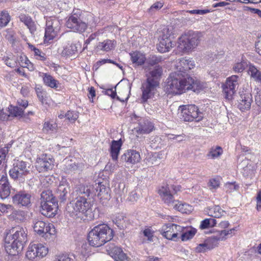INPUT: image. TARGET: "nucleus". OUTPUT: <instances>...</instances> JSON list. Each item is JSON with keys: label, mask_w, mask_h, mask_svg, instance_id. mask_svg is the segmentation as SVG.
I'll list each match as a JSON object with an SVG mask.
<instances>
[{"label": "nucleus", "mask_w": 261, "mask_h": 261, "mask_svg": "<svg viewBox=\"0 0 261 261\" xmlns=\"http://www.w3.org/2000/svg\"><path fill=\"white\" fill-rule=\"evenodd\" d=\"M122 142L121 139L118 141L113 140L110 147V153L113 160L116 161L118 159V156L120 152Z\"/></svg>", "instance_id": "obj_32"}, {"label": "nucleus", "mask_w": 261, "mask_h": 261, "mask_svg": "<svg viewBox=\"0 0 261 261\" xmlns=\"http://www.w3.org/2000/svg\"><path fill=\"white\" fill-rule=\"evenodd\" d=\"M60 20L56 17H49L46 19L44 35L45 43H49L56 37L60 30Z\"/></svg>", "instance_id": "obj_10"}, {"label": "nucleus", "mask_w": 261, "mask_h": 261, "mask_svg": "<svg viewBox=\"0 0 261 261\" xmlns=\"http://www.w3.org/2000/svg\"><path fill=\"white\" fill-rule=\"evenodd\" d=\"M220 240L219 238L216 237H212L205 241L206 246L207 247L208 249L212 250L218 246V241Z\"/></svg>", "instance_id": "obj_45"}, {"label": "nucleus", "mask_w": 261, "mask_h": 261, "mask_svg": "<svg viewBox=\"0 0 261 261\" xmlns=\"http://www.w3.org/2000/svg\"><path fill=\"white\" fill-rule=\"evenodd\" d=\"M31 165L22 160L14 161L12 168L9 170L10 177L14 180L22 182L25 177L30 173Z\"/></svg>", "instance_id": "obj_7"}, {"label": "nucleus", "mask_w": 261, "mask_h": 261, "mask_svg": "<svg viewBox=\"0 0 261 261\" xmlns=\"http://www.w3.org/2000/svg\"><path fill=\"white\" fill-rule=\"evenodd\" d=\"M40 76L42 77L43 83L46 86L54 89L59 87V82L51 75L47 73H40Z\"/></svg>", "instance_id": "obj_30"}, {"label": "nucleus", "mask_w": 261, "mask_h": 261, "mask_svg": "<svg viewBox=\"0 0 261 261\" xmlns=\"http://www.w3.org/2000/svg\"><path fill=\"white\" fill-rule=\"evenodd\" d=\"M93 203L90 198L79 196L68 203L66 207V214L73 219H82L92 211Z\"/></svg>", "instance_id": "obj_3"}, {"label": "nucleus", "mask_w": 261, "mask_h": 261, "mask_svg": "<svg viewBox=\"0 0 261 261\" xmlns=\"http://www.w3.org/2000/svg\"><path fill=\"white\" fill-rule=\"evenodd\" d=\"M77 51V47L75 44H71L66 46L63 50L62 54L65 56H72Z\"/></svg>", "instance_id": "obj_46"}, {"label": "nucleus", "mask_w": 261, "mask_h": 261, "mask_svg": "<svg viewBox=\"0 0 261 261\" xmlns=\"http://www.w3.org/2000/svg\"><path fill=\"white\" fill-rule=\"evenodd\" d=\"M57 125L56 123H54L53 121H45L43 125V131L45 133H49L53 132L56 129Z\"/></svg>", "instance_id": "obj_49"}, {"label": "nucleus", "mask_w": 261, "mask_h": 261, "mask_svg": "<svg viewBox=\"0 0 261 261\" xmlns=\"http://www.w3.org/2000/svg\"><path fill=\"white\" fill-rule=\"evenodd\" d=\"M255 100L257 106L261 109V90L257 92L255 97Z\"/></svg>", "instance_id": "obj_64"}, {"label": "nucleus", "mask_w": 261, "mask_h": 261, "mask_svg": "<svg viewBox=\"0 0 261 261\" xmlns=\"http://www.w3.org/2000/svg\"><path fill=\"white\" fill-rule=\"evenodd\" d=\"M204 88L203 83L197 79L187 76L186 79H174L170 83L169 87H167V90L169 93L181 94L189 90L198 93Z\"/></svg>", "instance_id": "obj_2"}, {"label": "nucleus", "mask_w": 261, "mask_h": 261, "mask_svg": "<svg viewBox=\"0 0 261 261\" xmlns=\"http://www.w3.org/2000/svg\"><path fill=\"white\" fill-rule=\"evenodd\" d=\"M65 117L70 121L74 122L79 118V113L75 111H69L65 113Z\"/></svg>", "instance_id": "obj_54"}, {"label": "nucleus", "mask_w": 261, "mask_h": 261, "mask_svg": "<svg viewBox=\"0 0 261 261\" xmlns=\"http://www.w3.org/2000/svg\"><path fill=\"white\" fill-rule=\"evenodd\" d=\"M69 192V187L67 184H60L58 187L57 194L58 197L62 202L66 200Z\"/></svg>", "instance_id": "obj_33"}, {"label": "nucleus", "mask_w": 261, "mask_h": 261, "mask_svg": "<svg viewBox=\"0 0 261 261\" xmlns=\"http://www.w3.org/2000/svg\"><path fill=\"white\" fill-rule=\"evenodd\" d=\"M252 102V97L251 94L249 92H245L240 95L238 108L242 111L249 110L250 108Z\"/></svg>", "instance_id": "obj_23"}, {"label": "nucleus", "mask_w": 261, "mask_h": 261, "mask_svg": "<svg viewBox=\"0 0 261 261\" xmlns=\"http://www.w3.org/2000/svg\"><path fill=\"white\" fill-rule=\"evenodd\" d=\"M36 251L38 257H43L45 256L48 252V248L40 243L35 244Z\"/></svg>", "instance_id": "obj_41"}, {"label": "nucleus", "mask_w": 261, "mask_h": 261, "mask_svg": "<svg viewBox=\"0 0 261 261\" xmlns=\"http://www.w3.org/2000/svg\"><path fill=\"white\" fill-rule=\"evenodd\" d=\"M27 242L26 229L20 226L13 227L5 237V250L9 255H17L23 250Z\"/></svg>", "instance_id": "obj_1"}, {"label": "nucleus", "mask_w": 261, "mask_h": 261, "mask_svg": "<svg viewBox=\"0 0 261 261\" xmlns=\"http://www.w3.org/2000/svg\"><path fill=\"white\" fill-rule=\"evenodd\" d=\"M113 237V230L107 224H100L89 232L88 240L91 246L98 247L111 241Z\"/></svg>", "instance_id": "obj_4"}, {"label": "nucleus", "mask_w": 261, "mask_h": 261, "mask_svg": "<svg viewBox=\"0 0 261 261\" xmlns=\"http://www.w3.org/2000/svg\"><path fill=\"white\" fill-rule=\"evenodd\" d=\"M239 76L233 75L227 78L225 83L223 86V92L224 97L228 100L232 98L239 87Z\"/></svg>", "instance_id": "obj_11"}, {"label": "nucleus", "mask_w": 261, "mask_h": 261, "mask_svg": "<svg viewBox=\"0 0 261 261\" xmlns=\"http://www.w3.org/2000/svg\"><path fill=\"white\" fill-rule=\"evenodd\" d=\"M10 20V16L7 11L0 12V28L6 27Z\"/></svg>", "instance_id": "obj_43"}, {"label": "nucleus", "mask_w": 261, "mask_h": 261, "mask_svg": "<svg viewBox=\"0 0 261 261\" xmlns=\"http://www.w3.org/2000/svg\"><path fill=\"white\" fill-rule=\"evenodd\" d=\"M55 166V160L46 154H43L36 161V167L39 172L51 170Z\"/></svg>", "instance_id": "obj_15"}, {"label": "nucleus", "mask_w": 261, "mask_h": 261, "mask_svg": "<svg viewBox=\"0 0 261 261\" xmlns=\"http://www.w3.org/2000/svg\"><path fill=\"white\" fill-rule=\"evenodd\" d=\"M158 193L162 200L168 206H174V205L178 201L174 199V194L171 192V188L168 185L162 186L159 190Z\"/></svg>", "instance_id": "obj_18"}, {"label": "nucleus", "mask_w": 261, "mask_h": 261, "mask_svg": "<svg viewBox=\"0 0 261 261\" xmlns=\"http://www.w3.org/2000/svg\"><path fill=\"white\" fill-rule=\"evenodd\" d=\"M34 55L37 59L41 61H44L46 59L45 54H44L39 49V52H38L37 51L34 52Z\"/></svg>", "instance_id": "obj_61"}, {"label": "nucleus", "mask_w": 261, "mask_h": 261, "mask_svg": "<svg viewBox=\"0 0 261 261\" xmlns=\"http://www.w3.org/2000/svg\"><path fill=\"white\" fill-rule=\"evenodd\" d=\"M196 232V230L193 228H186L183 227L181 231L180 238L182 241H186L192 239Z\"/></svg>", "instance_id": "obj_35"}, {"label": "nucleus", "mask_w": 261, "mask_h": 261, "mask_svg": "<svg viewBox=\"0 0 261 261\" xmlns=\"http://www.w3.org/2000/svg\"><path fill=\"white\" fill-rule=\"evenodd\" d=\"M34 231L39 235L48 233L50 235L54 234L55 229L52 224H47L43 221L38 220L34 224Z\"/></svg>", "instance_id": "obj_20"}, {"label": "nucleus", "mask_w": 261, "mask_h": 261, "mask_svg": "<svg viewBox=\"0 0 261 261\" xmlns=\"http://www.w3.org/2000/svg\"><path fill=\"white\" fill-rule=\"evenodd\" d=\"M116 45L114 40L107 39L102 42H99L97 44L95 49L97 51H102L108 52L113 49Z\"/></svg>", "instance_id": "obj_27"}, {"label": "nucleus", "mask_w": 261, "mask_h": 261, "mask_svg": "<svg viewBox=\"0 0 261 261\" xmlns=\"http://www.w3.org/2000/svg\"><path fill=\"white\" fill-rule=\"evenodd\" d=\"M162 61V58L161 57H158L156 56H150L147 60V63L151 65H155Z\"/></svg>", "instance_id": "obj_56"}, {"label": "nucleus", "mask_w": 261, "mask_h": 261, "mask_svg": "<svg viewBox=\"0 0 261 261\" xmlns=\"http://www.w3.org/2000/svg\"><path fill=\"white\" fill-rule=\"evenodd\" d=\"M162 73V68L161 67L155 66L153 69L150 70L146 74L147 76L146 80L152 83H156L159 84V80L161 77Z\"/></svg>", "instance_id": "obj_25"}, {"label": "nucleus", "mask_w": 261, "mask_h": 261, "mask_svg": "<svg viewBox=\"0 0 261 261\" xmlns=\"http://www.w3.org/2000/svg\"><path fill=\"white\" fill-rule=\"evenodd\" d=\"M75 192L77 194H85V196L89 197L94 193V188L91 185H80L76 187Z\"/></svg>", "instance_id": "obj_31"}, {"label": "nucleus", "mask_w": 261, "mask_h": 261, "mask_svg": "<svg viewBox=\"0 0 261 261\" xmlns=\"http://www.w3.org/2000/svg\"><path fill=\"white\" fill-rule=\"evenodd\" d=\"M40 186L41 188H47L51 185L53 181L51 180V178L49 176H45L42 177L40 179Z\"/></svg>", "instance_id": "obj_53"}, {"label": "nucleus", "mask_w": 261, "mask_h": 261, "mask_svg": "<svg viewBox=\"0 0 261 261\" xmlns=\"http://www.w3.org/2000/svg\"><path fill=\"white\" fill-rule=\"evenodd\" d=\"M25 255L30 260H32L38 257L37 253L36 251V248L35 247V244H30Z\"/></svg>", "instance_id": "obj_47"}, {"label": "nucleus", "mask_w": 261, "mask_h": 261, "mask_svg": "<svg viewBox=\"0 0 261 261\" xmlns=\"http://www.w3.org/2000/svg\"><path fill=\"white\" fill-rule=\"evenodd\" d=\"M106 250L115 261H130L128 257L120 247L116 246L114 244H109Z\"/></svg>", "instance_id": "obj_17"}, {"label": "nucleus", "mask_w": 261, "mask_h": 261, "mask_svg": "<svg viewBox=\"0 0 261 261\" xmlns=\"http://www.w3.org/2000/svg\"><path fill=\"white\" fill-rule=\"evenodd\" d=\"M94 190L98 192L97 196L100 199H109L110 198V189L104 185H98Z\"/></svg>", "instance_id": "obj_34"}, {"label": "nucleus", "mask_w": 261, "mask_h": 261, "mask_svg": "<svg viewBox=\"0 0 261 261\" xmlns=\"http://www.w3.org/2000/svg\"><path fill=\"white\" fill-rule=\"evenodd\" d=\"M134 114L131 116L132 120L138 121V125L135 128L136 133L139 135L148 134L154 129V124L148 119L141 118Z\"/></svg>", "instance_id": "obj_12"}, {"label": "nucleus", "mask_w": 261, "mask_h": 261, "mask_svg": "<svg viewBox=\"0 0 261 261\" xmlns=\"http://www.w3.org/2000/svg\"><path fill=\"white\" fill-rule=\"evenodd\" d=\"M31 197L30 194L19 192L12 197V202L19 207H28L31 205Z\"/></svg>", "instance_id": "obj_21"}, {"label": "nucleus", "mask_w": 261, "mask_h": 261, "mask_svg": "<svg viewBox=\"0 0 261 261\" xmlns=\"http://www.w3.org/2000/svg\"><path fill=\"white\" fill-rule=\"evenodd\" d=\"M72 259L66 254L57 256L54 261H71Z\"/></svg>", "instance_id": "obj_63"}, {"label": "nucleus", "mask_w": 261, "mask_h": 261, "mask_svg": "<svg viewBox=\"0 0 261 261\" xmlns=\"http://www.w3.org/2000/svg\"><path fill=\"white\" fill-rule=\"evenodd\" d=\"M66 25L68 28L72 30L74 32H83L87 28V24L75 14L68 18Z\"/></svg>", "instance_id": "obj_16"}, {"label": "nucleus", "mask_w": 261, "mask_h": 261, "mask_svg": "<svg viewBox=\"0 0 261 261\" xmlns=\"http://www.w3.org/2000/svg\"><path fill=\"white\" fill-rule=\"evenodd\" d=\"M178 110L180 111V119L185 121L195 120L199 122L203 118L201 113L195 105L181 106L179 107Z\"/></svg>", "instance_id": "obj_9"}, {"label": "nucleus", "mask_w": 261, "mask_h": 261, "mask_svg": "<svg viewBox=\"0 0 261 261\" xmlns=\"http://www.w3.org/2000/svg\"><path fill=\"white\" fill-rule=\"evenodd\" d=\"M202 38L199 32L190 30L185 32L178 38V48L183 52L191 51L199 45Z\"/></svg>", "instance_id": "obj_6"}, {"label": "nucleus", "mask_w": 261, "mask_h": 261, "mask_svg": "<svg viewBox=\"0 0 261 261\" xmlns=\"http://www.w3.org/2000/svg\"><path fill=\"white\" fill-rule=\"evenodd\" d=\"M173 27L172 26L164 27L160 32V38L170 39L173 34Z\"/></svg>", "instance_id": "obj_42"}, {"label": "nucleus", "mask_w": 261, "mask_h": 261, "mask_svg": "<svg viewBox=\"0 0 261 261\" xmlns=\"http://www.w3.org/2000/svg\"><path fill=\"white\" fill-rule=\"evenodd\" d=\"M160 42L158 45V50L160 53H166L169 51L172 48L174 44L170 39H165L159 38Z\"/></svg>", "instance_id": "obj_29"}, {"label": "nucleus", "mask_w": 261, "mask_h": 261, "mask_svg": "<svg viewBox=\"0 0 261 261\" xmlns=\"http://www.w3.org/2000/svg\"><path fill=\"white\" fill-rule=\"evenodd\" d=\"M11 192V186L6 176L3 175L0 179V197L2 199L8 197Z\"/></svg>", "instance_id": "obj_24"}, {"label": "nucleus", "mask_w": 261, "mask_h": 261, "mask_svg": "<svg viewBox=\"0 0 261 261\" xmlns=\"http://www.w3.org/2000/svg\"><path fill=\"white\" fill-rule=\"evenodd\" d=\"M164 6V3L162 2H157L154 3L151 7L148 9V12L152 15L156 12L158 11L161 9Z\"/></svg>", "instance_id": "obj_52"}, {"label": "nucleus", "mask_w": 261, "mask_h": 261, "mask_svg": "<svg viewBox=\"0 0 261 261\" xmlns=\"http://www.w3.org/2000/svg\"><path fill=\"white\" fill-rule=\"evenodd\" d=\"M11 116L9 113V110L2 109L0 110V119L3 121H6Z\"/></svg>", "instance_id": "obj_58"}, {"label": "nucleus", "mask_w": 261, "mask_h": 261, "mask_svg": "<svg viewBox=\"0 0 261 261\" xmlns=\"http://www.w3.org/2000/svg\"><path fill=\"white\" fill-rule=\"evenodd\" d=\"M64 165L63 167L64 171L67 173H74L75 172L82 170L84 165L81 163L76 164L71 161L64 160L63 161Z\"/></svg>", "instance_id": "obj_26"}, {"label": "nucleus", "mask_w": 261, "mask_h": 261, "mask_svg": "<svg viewBox=\"0 0 261 261\" xmlns=\"http://www.w3.org/2000/svg\"><path fill=\"white\" fill-rule=\"evenodd\" d=\"M194 66L195 64L193 61L185 58L181 59L177 64L176 71L171 73L168 79L166 87H169L170 83L175 78L186 79L189 76L187 72Z\"/></svg>", "instance_id": "obj_8"}, {"label": "nucleus", "mask_w": 261, "mask_h": 261, "mask_svg": "<svg viewBox=\"0 0 261 261\" xmlns=\"http://www.w3.org/2000/svg\"><path fill=\"white\" fill-rule=\"evenodd\" d=\"M208 250L205 242L203 243L199 244L195 248L197 252H204Z\"/></svg>", "instance_id": "obj_60"}, {"label": "nucleus", "mask_w": 261, "mask_h": 261, "mask_svg": "<svg viewBox=\"0 0 261 261\" xmlns=\"http://www.w3.org/2000/svg\"><path fill=\"white\" fill-rule=\"evenodd\" d=\"M173 207L182 213L185 214H190L193 211V207L191 205L187 203H182L178 200L174 205Z\"/></svg>", "instance_id": "obj_37"}, {"label": "nucleus", "mask_w": 261, "mask_h": 261, "mask_svg": "<svg viewBox=\"0 0 261 261\" xmlns=\"http://www.w3.org/2000/svg\"><path fill=\"white\" fill-rule=\"evenodd\" d=\"M247 63L245 61L236 63L233 66V70L235 72H242L247 66Z\"/></svg>", "instance_id": "obj_51"}, {"label": "nucleus", "mask_w": 261, "mask_h": 261, "mask_svg": "<svg viewBox=\"0 0 261 261\" xmlns=\"http://www.w3.org/2000/svg\"><path fill=\"white\" fill-rule=\"evenodd\" d=\"M9 152L8 147H5L0 149V169H1L5 165L6 163V159Z\"/></svg>", "instance_id": "obj_48"}, {"label": "nucleus", "mask_w": 261, "mask_h": 261, "mask_svg": "<svg viewBox=\"0 0 261 261\" xmlns=\"http://www.w3.org/2000/svg\"><path fill=\"white\" fill-rule=\"evenodd\" d=\"M224 213V211L218 205H215L209 209L208 215L214 218H220Z\"/></svg>", "instance_id": "obj_40"}, {"label": "nucleus", "mask_w": 261, "mask_h": 261, "mask_svg": "<svg viewBox=\"0 0 261 261\" xmlns=\"http://www.w3.org/2000/svg\"><path fill=\"white\" fill-rule=\"evenodd\" d=\"M183 227L175 224L164 225L160 230L162 236L169 240H175L177 236L181 233Z\"/></svg>", "instance_id": "obj_14"}, {"label": "nucleus", "mask_w": 261, "mask_h": 261, "mask_svg": "<svg viewBox=\"0 0 261 261\" xmlns=\"http://www.w3.org/2000/svg\"><path fill=\"white\" fill-rule=\"evenodd\" d=\"M225 187L227 190H229V192H231L232 191L237 190L239 186L236 185L235 183L228 182L225 184Z\"/></svg>", "instance_id": "obj_62"}, {"label": "nucleus", "mask_w": 261, "mask_h": 261, "mask_svg": "<svg viewBox=\"0 0 261 261\" xmlns=\"http://www.w3.org/2000/svg\"><path fill=\"white\" fill-rule=\"evenodd\" d=\"M130 56L132 62L138 65L143 64L146 60L144 55L138 51L130 53Z\"/></svg>", "instance_id": "obj_38"}, {"label": "nucleus", "mask_w": 261, "mask_h": 261, "mask_svg": "<svg viewBox=\"0 0 261 261\" xmlns=\"http://www.w3.org/2000/svg\"><path fill=\"white\" fill-rule=\"evenodd\" d=\"M19 18L20 21L23 22L27 27L32 34L34 33L36 31V24L30 16L24 14H21L19 16Z\"/></svg>", "instance_id": "obj_28"}, {"label": "nucleus", "mask_w": 261, "mask_h": 261, "mask_svg": "<svg viewBox=\"0 0 261 261\" xmlns=\"http://www.w3.org/2000/svg\"><path fill=\"white\" fill-rule=\"evenodd\" d=\"M248 72L251 77L255 81L261 83V71L255 66L252 64H250L249 65Z\"/></svg>", "instance_id": "obj_36"}, {"label": "nucleus", "mask_w": 261, "mask_h": 261, "mask_svg": "<svg viewBox=\"0 0 261 261\" xmlns=\"http://www.w3.org/2000/svg\"><path fill=\"white\" fill-rule=\"evenodd\" d=\"M158 84L155 83L146 81L142 85V100L143 102H146L148 99L151 98L156 90V88L158 86Z\"/></svg>", "instance_id": "obj_19"}, {"label": "nucleus", "mask_w": 261, "mask_h": 261, "mask_svg": "<svg viewBox=\"0 0 261 261\" xmlns=\"http://www.w3.org/2000/svg\"><path fill=\"white\" fill-rule=\"evenodd\" d=\"M222 153L223 149L220 146H213L210 149L206 156L208 158L215 159L220 157Z\"/></svg>", "instance_id": "obj_39"}, {"label": "nucleus", "mask_w": 261, "mask_h": 261, "mask_svg": "<svg viewBox=\"0 0 261 261\" xmlns=\"http://www.w3.org/2000/svg\"><path fill=\"white\" fill-rule=\"evenodd\" d=\"M58 204L50 190L43 191L41 194L40 212L43 216L53 218L57 214Z\"/></svg>", "instance_id": "obj_5"}, {"label": "nucleus", "mask_w": 261, "mask_h": 261, "mask_svg": "<svg viewBox=\"0 0 261 261\" xmlns=\"http://www.w3.org/2000/svg\"><path fill=\"white\" fill-rule=\"evenodd\" d=\"M0 212L6 214L11 213L9 216V219L18 222H22L26 217V212L25 211L15 210L13 206L11 204L0 203Z\"/></svg>", "instance_id": "obj_13"}, {"label": "nucleus", "mask_w": 261, "mask_h": 261, "mask_svg": "<svg viewBox=\"0 0 261 261\" xmlns=\"http://www.w3.org/2000/svg\"><path fill=\"white\" fill-rule=\"evenodd\" d=\"M9 113L10 114L12 117H18L21 116L23 113L22 108L18 106H10L8 108Z\"/></svg>", "instance_id": "obj_44"}, {"label": "nucleus", "mask_w": 261, "mask_h": 261, "mask_svg": "<svg viewBox=\"0 0 261 261\" xmlns=\"http://www.w3.org/2000/svg\"><path fill=\"white\" fill-rule=\"evenodd\" d=\"M220 185V181L219 178H213L210 179L207 183V187L212 190L214 191L218 188Z\"/></svg>", "instance_id": "obj_50"}, {"label": "nucleus", "mask_w": 261, "mask_h": 261, "mask_svg": "<svg viewBox=\"0 0 261 261\" xmlns=\"http://www.w3.org/2000/svg\"><path fill=\"white\" fill-rule=\"evenodd\" d=\"M143 233L144 236L147 238L148 241H152V237L153 236L154 231L152 230L150 228H147L143 230Z\"/></svg>", "instance_id": "obj_59"}, {"label": "nucleus", "mask_w": 261, "mask_h": 261, "mask_svg": "<svg viewBox=\"0 0 261 261\" xmlns=\"http://www.w3.org/2000/svg\"><path fill=\"white\" fill-rule=\"evenodd\" d=\"M121 160L127 163L135 164L140 161L141 156L138 151L128 149L121 156Z\"/></svg>", "instance_id": "obj_22"}, {"label": "nucleus", "mask_w": 261, "mask_h": 261, "mask_svg": "<svg viewBox=\"0 0 261 261\" xmlns=\"http://www.w3.org/2000/svg\"><path fill=\"white\" fill-rule=\"evenodd\" d=\"M36 92L40 101L43 103L45 101L46 92L43 91L41 88L37 87L35 88Z\"/></svg>", "instance_id": "obj_55"}, {"label": "nucleus", "mask_w": 261, "mask_h": 261, "mask_svg": "<svg viewBox=\"0 0 261 261\" xmlns=\"http://www.w3.org/2000/svg\"><path fill=\"white\" fill-rule=\"evenodd\" d=\"M5 38L10 43L12 44H14L16 40V37L15 36V33L13 31H7L5 35Z\"/></svg>", "instance_id": "obj_57"}]
</instances>
